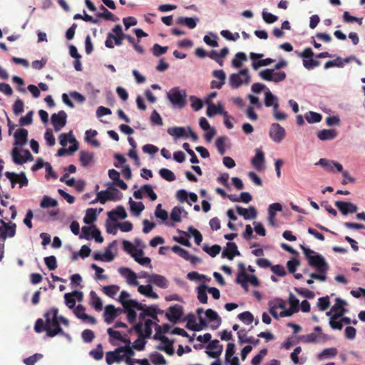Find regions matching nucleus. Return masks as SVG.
Listing matches in <instances>:
<instances>
[{
  "instance_id": "nucleus-12",
  "label": "nucleus",
  "mask_w": 365,
  "mask_h": 365,
  "mask_svg": "<svg viewBox=\"0 0 365 365\" xmlns=\"http://www.w3.org/2000/svg\"><path fill=\"white\" fill-rule=\"evenodd\" d=\"M67 114L64 110H60L58 113L51 115V123L56 131H59L66 124Z\"/></svg>"
},
{
  "instance_id": "nucleus-54",
  "label": "nucleus",
  "mask_w": 365,
  "mask_h": 365,
  "mask_svg": "<svg viewBox=\"0 0 365 365\" xmlns=\"http://www.w3.org/2000/svg\"><path fill=\"white\" fill-rule=\"evenodd\" d=\"M159 174L163 179L167 181L172 182L175 180V175L173 171L167 168H161L159 171Z\"/></svg>"
},
{
  "instance_id": "nucleus-26",
  "label": "nucleus",
  "mask_w": 365,
  "mask_h": 365,
  "mask_svg": "<svg viewBox=\"0 0 365 365\" xmlns=\"http://www.w3.org/2000/svg\"><path fill=\"white\" fill-rule=\"evenodd\" d=\"M237 336L240 344L249 343L257 346L260 341L258 339H255L252 336H247L245 329H240L237 331Z\"/></svg>"
},
{
  "instance_id": "nucleus-55",
  "label": "nucleus",
  "mask_w": 365,
  "mask_h": 365,
  "mask_svg": "<svg viewBox=\"0 0 365 365\" xmlns=\"http://www.w3.org/2000/svg\"><path fill=\"white\" fill-rule=\"evenodd\" d=\"M143 335H139L138 338L133 342L132 346L137 351H143L145 349L146 341Z\"/></svg>"
},
{
  "instance_id": "nucleus-28",
  "label": "nucleus",
  "mask_w": 365,
  "mask_h": 365,
  "mask_svg": "<svg viewBox=\"0 0 365 365\" xmlns=\"http://www.w3.org/2000/svg\"><path fill=\"white\" fill-rule=\"evenodd\" d=\"M338 133L334 129H324L317 133V137L321 140H330L334 139Z\"/></svg>"
},
{
  "instance_id": "nucleus-32",
  "label": "nucleus",
  "mask_w": 365,
  "mask_h": 365,
  "mask_svg": "<svg viewBox=\"0 0 365 365\" xmlns=\"http://www.w3.org/2000/svg\"><path fill=\"white\" fill-rule=\"evenodd\" d=\"M112 32L113 34V41L115 44L117 46H120L123 43V40L125 38L123 37L125 36V34L123 32L122 27L120 24H116L112 29Z\"/></svg>"
},
{
  "instance_id": "nucleus-18",
  "label": "nucleus",
  "mask_w": 365,
  "mask_h": 365,
  "mask_svg": "<svg viewBox=\"0 0 365 365\" xmlns=\"http://www.w3.org/2000/svg\"><path fill=\"white\" fill-rule=\"evenodd\" d=\"M147 282L153 284L161 289H166L168 287V279L164 276L158 274H152Z\"/></svg>"
},
{
  "instance_id": "nucleus-21",
  "label": "nucleus",
  "mask_w": 365,
  "mask_h": 365,
  "mask_svg": "<svg viewBox=\"0 0 365 365\" xmlns=\"http://www.w3.org/2000/svg\"><path fill=\"white\" fill-rule=\"evenodd\" d=\"M300 340L305 343H315L319 340L326 341L329 339L328 336L324 334H317L311 333L306 335H302L299 337Z\"/></svg>"
},
{
  "instance_id": "nucleus-34",
  "label": "nucleus",
  "mask_w": 365,
  "mask_h": 365,
  "mask_svg": "<svg viewBox=\"0 0 365 365\" xmlns=\"http://www.w3.org/2000/svg\"><path fill=\"white\" fill-rule=\"evenodd\" d=\"M206 113L208 117H212L214 115L217 113L222 114L224 116H227V112L224 110L221 104H218V106H215L212 103L209 104Z\"/></svg>"
},
{
  "instance_id": "nucleus-35",
  "label": "nucleus",
  "mask_w": 365,
  "mask_h": 365,
  "mask_svg": "<svg viewBox=\"0 0 365 365\" xmlns=\"http://www.w3.org/2000/svg\"><path fill=\"white\" fill-rule=\"evenodd\" d=\"M99 9L102 12L96 14V16L98 18H103L108 21H116L118 20L117 17L114 16L110 11H109L103 5L100 6Z\"/></svg>"
},
{
  "instance_id": "nucleus-42",
  "label": "nucleus",
  "mask_w": 365,
  "mask_h": 365,
  "mask_svg": "<svg viewBox=\"0 0 365 365\" xmlns=\"http://www.w3.org/2000/svg\"><path fill=\"white\" fill-rule=\"evenodd\" d=\"M247 60V56L245 53L238 52L235 54V58L232 61V66L240 68L242 66V62Z\"/></svg>"
},
{
  "instance_id": "nucleus-31",
  "label": "nucleus",
  "mask_w": 365,
  "mask_h": 365,
  "mask_svg": "<svg viewBox=\"0 0 365 365\" xmlns=\"http://www.w3.org/2000/svg\"><path fill=\"white\" fill-rule=\"evenodd\" d=\"M184 320L187 321L185 327L187 329L197 331L202 330V326L196 324V318L192 313L188 314Z\"/></svg>"
},
{
  "instance_id": "nucleus-22",
  "label": "nucleus",
  "mask_w": 365,
  "mask_h": 365,
  "mask_svg": "<svg viewBox=\"0 0 365 365\" xmlns=\"http://www.w3.org/2000/svg\"><path fill=\"white\" fill-rule=\"evenodd\" d=\"M14 145L22 146L27 142L28 130L25 128L18 129L14 135Z\"/></svg>"
},
{
  "instance_id": "nucleus-60",
  "label": "nucleus",
  "mask_w": 365,
  "mask_h": 365,
  "mask_svg": "<svg viewBox=\"0 0 365 365\" xmlns=\"http://www.w3.org/2000/svg\"><path fill=\"white\" fill-rule=\"evenodd\" d=\"M275 102H277V97L274 96L269 90H268L265 93L264 105L267 107H270L272 106L274 107Z\"/></svg>"
},
{
  "instance_id": "nucleus-16",
  "label": "nucleus",
  "mask_w": 365,
  "mask_h": 365,
  "mask_svg": "<svg viewBox=\"0 0 365 365\" xmlns=\"http://www.w3.org/2000/svg\"><path fill=\"white\" fill-rule=\"evenodd\" d=\"M119 273L126 279L127 282L133 286L139 284L138 281L136 279V274L130 269L127 267H120L118 269Z\"/></svg>"
},
{
  "instance_id": "nucleus-62",
  "label": "nucleus",
  "mask_w": 365,
  "mask_h": 365,
  "mask_svg": "<svg viewBox=\"0 0 365 365\" xmlns=\"http://www.w3.org/2000/svg\"><path fill=\"white\" fill-rule=\"evenodd\" d=\"M89 354L96 360H101L103 356V346L98 344L95 349L90 351Z\"/></svg>"
},
{
  "instance_id": "nucleus-37",
  "label": "nucleus",
  "mask_w": 365,
  "mask_h": 365,
  "mask_svg": "<svg viewBox=\"0 0 365 365\" xmlns=\"http://www.w3.org/2000/svg\"><path fill=\"white\" fill-rule=\"evenodd\" d=\"M168 133L175 137V138H180L182 137H187V135L185 132V128L183 127H173L170 128L168 130Z\"/></svg>"
},
{
  "instance_id": "nucleus-3",
  "label": "nucleus",
  "mask_w": 365,
  "mask_h": 365,
  "mask_svg": "<svg viewBox=\"0 0 365 365\" xmlns=\"http://www.w3.org/2000/svg\"><path fill=\"white\" fill-rule=\"evenodd\" d=\"M123 249L131 255L135 261H136L140 265H148L150 267H151V260L149 257L139 258V256H143L144 255L143 250H137L136 247L128 240H123Z\"/></svg>"
},
{
  "instance_id": "nucleus-8",
  "label": "nucleus",
  "mask_w": 365,
  "mask_h": 365,
  "mask_svg": "<svg viewBox=\"0 0 365 365\" xmlns=\"http://www.w3.org/2000/svg\"><path fill=\"white\" fill-rule=\"evenodd\" d=\"M259 76L267 81L279 83L286 78V73L284 71L274 72L273 69L267 68L259 72Z\"/></svg>"
},
{
  "instance_id": "nucleus-53",
  "label": "nucleus",
  "mask_w": 365,
  "mask_h": 365,
  "mask_svg": "<svg viewBox=\"0 0 365 365\" xmlns=\"http://www.w3.org/2000/svg\"><path fill=\"white\" fill-rule=\"evenodd\" d=\"M237 317L239 319L244 322L245 324H250L254 321L253 314L248 311H245L242 313L239 314Z\"/></svg>"
},
{
  "instance_id": "nucleus-49",
  "label": "nucleus",
  "mask_w": 365,
  "mask_h": 365,
  "mask_svg": "<svg viewBox=\"0 0 365 365\" xmlns=\"http://www.w3.org/2000/svg\"><path fill=\"white\" fill-rule=\"evenodd\" d=\"M120 353L116 348L114 351H108L106 354V361L108 365L112 364L114 362L119 363L120 359L116 357V354Z\"/></svg>"
},
{
  "instance_id": "nucleus-48",
  "label": "nucleus",
  "mask_w": 365,
  "mask_h": 365,
  "mask_svg": "<svg viewBox=\"0 0 365 365\" xmlns=\"http://www.w3.org/2000/svg\"><path fill=\"white\" fill-rule=\"evenodd\" d=\"M107 333L109 336V341L113 345H115V343L113 341V339L120 341L123 336L120 331H115L113 328H108L107 329Z\"/></svg>"
},
{
  "instance_id": "nucleus-13",
  "label": "nucleus",
  "mask_w": 365,
  "mask_h": 365,
  "mask_svg": "<svg viewBox=\"0 0 365 365\" xmlns=\"http://www.w3.org/2000/svg\"><path fill=\"white\" fill-rule=\"evenodd\" d=\"M207 349L208 350L205 351L206 354L210 357L216 359L221 355L223 346L222 344H220V342L217 339H214L210 341L207 346Z\"/></svg>"
},
{
  "instance_id": "nucleus-51",
  "label": "nucleus",
  "mask_w": 365,
  "mask_h": 365,
  "mask_svg": "<svg viewBox=\"0 0 365 365\" xmlns=\"http://www.w3.org/2000/svg\"><path fill=\"white\" fill-rule=\"evenodd\" d=\"M133 349H135L131 345H125L118 347V351H119L120 353L124 354L125 359L132 358V356L135 355Z\"/></svg>"
},
{
  "instance_id": "nucleus-63",
  "label": "nucleus",
  "mask_w": 365,
  "mask_h": 365,
  "mask_svg": "<svg viewBox=\"0 0 365 365\" xmlns=\"http://www.w3.org/2000/svg\"><path fill=\"white\" fill-rule=\"evenodd\" d=\"M48 327H47L46 324V319L45 322L42 319H38L36 321L35 326H34V330L37 333H41L43 331H46L47 332V329Z\"/></svg>"
},
{
  "instance_id": "nucleus-39",
  "label": "nucleus",
  "mask_w": 365,
  "mask_h": 365,
  "mask_svg": "<svg viewBox=\"0 0 365 365\" xmlns=\"http://www.w3.org/2000/svg\"><path fill=\"white\" fill-rule=\"evenodd\" d=\"M96 218L97 215L96 209L88 208L86 210V215L83 218V222L87 225H90L96 221Z\"/></svg>"
},
{
  "instance_id": "nucleus-11",
  "label": "nucleus",
  "mask_w": 365,
  "mask_h": 365,
  "mask_svg": "<svg viewBox=\"0 0 365 365\" xmlns=\"http://www.w3.org/2000/svg\"><path fill=\"white\" fill-rule=\"evenodd\" d=\"M269 135L274 143H279L285 138L286 131L279 123H274L270 126Z\"/></svg>"
},
{
  "instance_id": "nucleus-14",
  "label": "nucleus",
  "mask_w": 365,
  "mask_h": 365,
  "mask_svg": "<svg viewBox=\"0 0 365 365\" xmlns=\"http://www.w3.org/2000/svg\"><path fill=\"white\" fill-rule=\"evenodd\" d=\"M183 314L182 307L180 305L175 304L169 308V313H166L167 319L171 322H178Z\"/></svg>"
},
{
  "instance_id": "nucleus-6",
  "label": "nucleus",
  "mask_w": 365,
  "mask_h": 365,
  "mask_svg": "<svg viewBox=\"0 0 365 365\" xmlns=\"http://www.w3.org/2000/svg\"><path fill=\"white\" fill-rule=\"evenodd\" d=\"M250 81L249 70L247 68L242 69L238 73H232L230 77V83L232 88L240 87L244 82L248 84Z\"/></svg>"
},
{
  "instance_id": "nucleus-52",
  "label": "nucleus",
  "mask_w": 365,
  "mask_h": 365,
  "mask_svg": "<svg viewBox=\"0 0 365 365\" xmlns=\"http://www.w3.org/2000/svg\"><path fill=\"white\" fill-rule=\"evenodd\" d=\"M143 309L141 311L145 312V314L148 317H153L155 314H163V311L157 308L155 306L147 307L145 304H142Z\"/></svg>"
},
{
  "instance_id": "nucleus-23",
  "label": "nucleus",
  "mask_w": 365,
  "mask_h": 365,
  "mask_svg": "<svg viewBox=\"0 0 365 365\" xmlns=\"http://www.w3.org/2000/svg\"><path fill=\"white\" fill-rule=\"evenodd\" d=\"M205 315L210 322H213L211 325L212 329H216L220 326L222 319L215 311L208 309L205 311Z\"/></svg>"
},
{
  "instance_id": "nucleus-30",
  "label": "nucleus",
  "mask_w": 365,
  "mask_h": 365,
  "mask_svg": "<svg viewBox=\"0 0 365 365\" xmlns=\"http://www.w3.org/2000/svg\"><path fill=\"white\" fill-rule=\"evenodd\" d=\"M138 291L139 293H140L143 295H145L147 297L154 299L158 298V294L153 292V287L150 285V284L147 285H139Z\"/></svg>"
},
{
  "instance_id": "nucleus-9",
  "label": "nucleus",
  "mask_w": 365,
  "mask_h": 365,
  "mask_svg": "<svg viewBox=\"0 0 365 365\" xmlns=\"http://www.w3.org/2000/svg\"><path fill=\"white\" fill-rule=\"evenodd\" d=\"M5 176L10 180L12 188L16 183L19 184V187L27 186L29 184V180L24 172L16 173L7 171L5 173Z\"/></svg>"
},
{
  "instance_id": "nucleus-25",
  "label": "nucleus",
  "mask_w": 365,
  "mask_h": 365,
  "mask_svg": "<svg viewBox=\"0 0 365 365\" xmlns=\"http://www.w3.org/2000/svg\"><path fill=\"white\" fill-rule=\"evenodd\" d=\"M116 317H118L116 315L115 307H114V305L109 304L106 306L103 313V318L105 322L108 324H110L113 323V322Z\"/></svg>"
},
{
  "instance_id": "nucleus-44",
  "label": "nucleus",
  "mask_w": 365,
  "mask_h": 365,
  "mask_svg": "<svg viewBox=\"0 0 365 365\" xmlns=\"http://www.w3.org/2000/svg\"><path fill=\"white\" fill-rule=\"evenodd\" d=\"M57 205H58V202L56 200H54L47 195H45L43 197V199L40 204V206L42 208L53 207H56Z\"/></svg>"
},
{
  "instance_id": "nucleus-4",
  "label": "nucleus",
  "mask_w": 365,
  "mask_h": 365,
  "mask_svg": "<svg viewBox=\"0 0 365 365\" xmlns=\"http://www.w3.org/2000/svg\"><path fill=\"white\" fill-rule=\"evenodd\" d=\"M186 96L185 91H180L178 87L171 88L167 94L172 105L178 108H182L186 106Z\"/></svg>"
},
{
  "instance_id": "nucleus-1",
  "label": "nucleus",
  "mask_w": 365,
  "mask_h": 365,
  "mask_svg": "<svg viewBox=\"0 0 365 365\" xmlns=\"http://www.w3.org/2000/svg\"><path fill=\"white\" fill-rule=\"evenodd\" d=\"M300 248L302 250L311 267L316 268L318 272H327L329 265L322 255L304 245H301Z\"/></svg>"
},
{
  "instance_id": "nucleus-33",
  "label": "nucleus",
  "mask_w": 365,
  "mask_h": 365,
  "mask_svg": "<svg viewBox=\"0 0 365 365\" xmlns=\"http://www.w3.org/2000/svg\"><path fill=\"white\" fill-rule=\"evenodd\" d=\"M343 316V312L341 313H334L333 314L329 319V326L332 329L341 330L343 328L342 322L340 320H338L340 317Z\"/></svg>"
},
{
  "instance_id": "nucleus-2",
  "label": "nucleus",
  "mask_w": 365,
  "mask_h": 365,
  "mask_svg": "<svg viewBox=\"0 0 365 365\" xmlns=\"http://www.w3.org/2000/svg\"><path fill=\"white\" fill-rule=\"evenodd\" d=\"M58 312V309L57 308L52 307L44 314V317L46 319V324L48 327L47 329V336L48 337H54L60 333H63V329L60 326Z\"/></svg>"
},
{
  "instance_id": "nucleus-24",
  "label": "nucleus",
  "mask_w": 365,
  "mask_h": 365,
  "mask_svg": "<svg viewBox=\"0 0 365 365\" xmlns=\"http://www.w3.org/2000/svg\"><path fill=\"white\" fill-rule=\"evenodd\" d=\"M79 160L83 167H88L94 162V154L91 152L81 150L79 153Z\"/></svg>"
},
{
  "instance_id": "nucleus-19",
  "label": "nucleus",
  "mask_w": 365,
  "mask_h": 365,
  "mask_svg": "<svg viewBox=\"0 0 365 365\" xmlns=\"http://www.w3.org/2000/svg\"><path fill=\"white\" fill-rule=\"evenodd\" d=\"M255 156L252 159V165L258 171H262L264 169V163L265 161L264 153L261 149L257 148L255 150Z\"/></svg>"
},
{
  "instance_id": "nucleus-61",
  "label": "nucleus",
  "mask_w": 365,
  "mask_h": 365,
  "mask_svg": "<svg viewBox=\"0 0 365 365\" xmlns=\"http://www.w3.org/2000/svg\"><path fill=\"white\" fill-rule=\"evenodd\" d=\"M337 354V349L334 347L324 349L320 354H318V359H322L325 356L334 357Z\"/></svg>"
},
{
  "instance_id": "nucleus-20",
  "label": "nucleus",
  "mask_w": 365,
  "mask_h": 365,
  "mask_svg": "<svg viewBox=\"0 0 365 365\" xmlns=\"http://www.w3.org/2000/svg\"><path fill=\"white\" fill-rule=\"evenodd\" d=\"M236 210L238 215L243 216L245 220L255 219L257 215V210L253 206L250 207L247 210L237 205Z\"/></svg>"
},
{
  "instance_id": "nucleus-29",
  "label": "nucleus",
  "mask_w": 365,
  "mask_h": 365,
  "mask_svg": "<svg viewBox=\"0 0 365 365\" xmlns=\"http://www.w3.org/2000/svg\"><path fill=\"white\" fill-rule=\"evenodd\" d=\"M80 295L78 301L82 299V292L78 291H73L71 293H66L64 295L65 303L69 309H73L76 305V299L73 298L74 296Z\"/></svg>"
},
{
  "instance_id": "nucleus-5",
  "label": "nucleus",
  "mask_w": 365,
  "mask_h": 365,
  "mask_svg": "<svg viewBox=\"0 0 365 365\" xmlns=\"http://www.w3.org/2000/svg\"><path fill=\"white\" fill-rule=\"evenodd\" d=\"M122 195V193L118 189L113 187H110L107 190L98 192L97 193V198L92 201L91 203H95L96 202L99 201L101 204H105L108 200H120Z\"/></svg>"
},
{
  "instance_id": "nucleus-36",
  "label": "nucleus",
  "mask_w": 365,
  "mask_h": 365,
  "mask_svg": "<svg viewBox=\"0 0 365 365\" xmlns=\"http://www.w3.org/2000/svg\"><path fill=\"white\" fill-rule=\"evenodd\" d=\"M90 297H91V304L92 307L96 310V311H101L103 308V304L101 299L97 295V294L94 291H91L90 292Z\"/></svg>"
},
{
  "instance_id": "nucleus-64",
  "label": "nucleus",
  "mask_w": 365,
  "mask_h": 365,
  "mask_svg": "<svg viewBox=\"0 0 365 365\" xmlns=\"http://www.w3.org/2000/svg\"><path fill=\"white\" fill-rule=\"evenodd\" d=\"M24 110V103L22 100L18 98L14 103L13 112L15 115H19Z\"/></svg>"
},
{
  "instance_id": "nucleus-47",
  "label": "nucleus",
  "mask_w": 365,
  "mask_h": 365,
  "mask_svg": "<svg viewBox=\"0 0 365 365\" xmlns=\"http://www.w3.org/2000/svg\"><path fill=\"white\" fill-rule=\"evenodd\" d=\"M305 118L309 123H319L322 119V115L320 113L309 111L305 114Z\"/></svg>"
},
{
  "instance_id": "nucleus-56",
  "label": "nucleus",
  "mask_w": 365,
  "mask_h": 365,
  "mask_svg": "<svg viewBox=\"0 0 365 365\" xmlns=\"http://www.w3.org/2000/svg\"><path fill=\"white\" fill-rule=\"evenodd\" d=\"M165 344V346H158L157 349L158 350L164 351L166 354L168 355H173L174 354V348L173 346V341H171L168 339V342H163Z\"/></svg>"
},
{
  "instance_id": "nucleus-43",
  "label": "nucleus",
  "mask_w": 365,
  "mask_h": 365,
  "mask_svg": "<svg viewBox=\"0 0 365 365\" xmlns=\"http://www.w3.org/2000/svg\"><path fill=\"white\" fill-rule=\"evenodd\" d=\"M178 24L187 26L189 29H194L196 27V21L192 17H179L177 21Z\"/></svg>"
},
{
  "instance_id": "nucleus-10",
  "label": "nucleus",
  "mask_w": 365,
  "mask_h": 365,
  "mask_svg": "<svg viewBox=\"0 0 365 365\" xmlns=\"http://www.w3.org/2000/svg\"><path fill=\"white\" fill-rule=\"evenodd\" d=\"M16 225L14 222H6L0 220V240L4 241L7 237H13L16 235Z\"/></svg>"
},
{
  "instance_id": "nucleus-41",
  "label": "nucleus",
  "mask_w": 365,
  "mask_h": 365,
  "mask_svg": "<svg viewBox=\"0 0 365 365\" xmlns=\"http://www.w3.org/2000/svg\"><path fill=\"white\" fill-rule=\"evenodd\" d=\"M345 304L346 302L344 300L341 299L340 298H336L335 304L331 308V312H334V313L343 312L344 315L346 312V309L344 307Z\"/></svg>"
},
{
  "instance_id": "nucleus-46",
  "label": "nucleus",
  "mask_w": 365,
  "mask_h": 365,
  "mask_svg": "<svg viewBox=\"0 0 365 365\" xmlns=\"http://www.w3.org/2000/svg\"><path fill=\"white\" fill-rule=\"evenodd\" d=\"M120 287L118 285L112 284V285H108L103 287L102 291L103 293L113 298V297L117 294V292L119 291Z\"/></svg>"
},
{
  "instance_id": "nucleus-40",
  "label": "nucleus",
  "mask_w": 365,
  "mask_h": 365,
  "mask_svg": "<svg viewBox=\"0 0 365 365\" xmlns=\"http://www.w3.org/2000/svg\"><path fill=\"white\" fill-rule=\"evenodd\" d=\"M206 290H207V287L205 284H202L197 287V299L202 304L207 303Z\"/></svg>"
},
{
  "instance_id": "nucleus-17",
  "label": "nucleus",
  "mask_w": 365,
  "mask_h": 365,
  "mask_svg": "<svg viewBox=\"0 0 365 365\" xmlns=\"http://www.w3.org/2000/svg\"><path fill=\"white\" fill-rule=\"evenodd\" d=\"M240 252L237 250V246L235 242H227L225 249L222 253V257H227L230 260H232L235 256H240Z\"/></svg>"
},
{
  "instance_id": "nucleus-38",
  "label": "nucleus",
  "mask_w": 365,
  "mask_h": 365,
  "mask_svg": "<svg viewBox=\"0 0 365 365\" xmlns=\"http://www.w3.org/2000/svg\"><path fill=\"white\" fill-rule=\"evenodd\" d=\"M130 210L132 212L138 215L145 209V206L142 202H135L130 197L129 200Z\"/></svg>"
},
{
  "instance_id": "nucleus-7",
  "label": "nucleus",
  "mask_w": 365,
  "mask_h": 365,
  "mask_svg": "<svg viewBox=\"0 0 365 365\" xmlns=\"http://www.w3.org/2000/svg\"><path fill=\"white\" fill-rule=\"evenodd\" d=\"M124 312L127 314L128 321L130 324L135 323L136 320L137 313L134 310L143 309L142 304L139 303L135 299H130L128 303L124 304Z\"/></svg>"
},
{
  "instance_id": "nucleus-59",
  "label": "nucleus",
  "mask_w": 365,
  "mask_h": 365,
  "mask_svg": "<svg viewBox=\"0 0 365 365\" xmlns=\"http://www.w3.org/2000/svg\"><path fill=\"white\" fill-rule=\"evenodd\" d=\"M183 211L180 207H174L170 213V218L173 221L176 222H181V214Z\"/></svg>"
},
{
  "instance_id": "nucleus-58",
  "label": "nucleus",
  "mask_w": 365,
  "mask_h": 365,
  "mask_svg": "<svg viewBox=\"0 0 365 365\" xmlns=\"http://www.w3.org/2000/svg\"><path fill=\"white\" fill-rule=\"evenodd\" d=\"M316 165H320L322 166L327 171L333 172L334 171V160H327L325 158H321Z\"/></svg>"
},
{
  "instance_id": "nucleus-57",
  "label": "nucleus",
  "mask_w": 365,
  "mask_h": 365,
  "mask_svg": "<svg viewBox=\"0 0 365 365\" xmlns=\"http://www.w3.org/2000/svg\"><path fill=\"white\" fill-rule=\"evenodd\" d=\"M227 138L225 136H220L215 140V146L220 155L225 153V141Z\"/></svg>"
},
{
  "instance_id": "nucleus-50",
  "label": "nucleus",
  "mask_w": 365,
  "mask_h": 365,
  "mask_svg": "<svg viewBox=\"0 0 365 365\" xmlns=\"http://www.w3.org/2000/svg\"><path fill=\"white\" fill-rule=\"evenodd\" d=\"M202 250L207 253L212 257H216L220 252L221 251V247L218 245H212V247H208L207 245H205L202 247Z\"/></svg>"
},
{
  "instance_id": "nucleus-27",
  "label": "nucleus",
  "mask_w": 365,
  "mask_h": 365,
  "mask_svg": "<svg viewBox=\"0 0 365 365\" xmlns=\"http://www.w3.org/2000/svg\"><path fill=\"white\" fill-rule=\"evenodd\" d=\"M109 219L112 221H117L119 219H125L127 217V213L123 206H118L115 210L108 212Z\"/></svg>"
},
{
  "instance_id": "nucleus-45",
  "label": "nucleus",
  "mask_w": 365,
  "mask_h": 365,
  "mask_svg": "<svg viewBox=\"0 0 365 365\" xmlns=\"http://www.w3.org/2000/svg\"><path fill=\"white\" fill-rule=\"evenodd\" d=\"M150 359L152 363L155 365L166 364V360L165 359L164 356L158 352L152 353L150 356Z\"/></svg>"
},
{
  "instance_id": "nucleus-15",
  "label": "nucleus",
  "mask_w": 365,
  "mask_h": 365,
  "mask_svg": "<svg viewBox=\"0 0 365 365\" xmlns=\"http://www.w3.org/2000/svg\"><path fill=\"white\" fill-rule=\"evenodd\" d=\"M335 206L344 215H346L349 213H354L357 211V206L349 202L336 201Z\"/></svg>"
}]
</instances>
